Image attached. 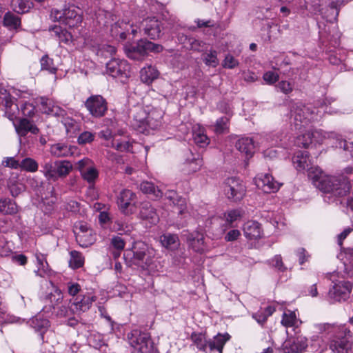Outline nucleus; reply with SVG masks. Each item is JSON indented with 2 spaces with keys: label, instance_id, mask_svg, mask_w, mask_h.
Listing matches in <instances>:
<instances>
[{
  "label": "nucleus",
  "instance_id": "38",
  "mask_svg": "<svg viewBox=\"0 0 353 353\" xmlns=\"http://www.w3.org/2000/svg\"><path fill=\"white\" fill-rule=\"evenodd\" d=\"M281 323L285 327L297 328L301 321L296 317V311L287 310L284 312Z\"/></svg>",
  "mask_w": 353,
  "mask_h": 353
},
{
  "label": "nucleus",
  "instance_id": "5",
  "mask_svg": "<svg viewBox=\"0 0 353 353\" xmlns=\"http://www.w3.org/2000/svg\"><path fill=\"white\" fill-rule=\"evenodd\" d=\"M317 327L321 332L334 334L329 343V347L334 353H345L348 346L352 344L348 341V339L352 337V332L344 325L319 324Z\"/></svg>",
  "mask_w": 353,
  "mask_h": 353
},
{
  "label": "nucleus",
  "instance_id": "20",
  "mask_svg": "<svg viewBox=\"0 0 353 353\" xmlns=\"http://www.w3.org/2000/svg\"><path fill=\"white\" fill-rule=\"evenodd\" d=\"M96 300L97 297L91 293L73 297L70 301V310L72 314L84 312L90 309Z\"/></svg>",
  "mask_w": 353,
  "mask_h": 353
},
{
  "label": "nucleus",
  "instance_id": "26",
  "mask_svg": "<svg viewBox=\"0 0 353 353\" xmlns=\"http://www.w3.org/2000/svg\"><path fill=\"white\" fill-rule=\"evenodd\" d=\"M30 326L37 332H39L41 340L44 341L43 334L50 327V322L48 319L43 316V314L39 313L29 321Z\"/></svg>",
  "mask_w": 353,
  "mask_h": 353
},
{
  "label": "nucleus",
  "instance_id": "23",
  "mask_svg": "<svg viewBox=\"0 0 353 353\" xmlns=\"http://www.w3.org/2000/svg\"><path fill=\"white\" fill-rule=\"evenodd\" d=\"M148 117V112L141 107L137 108L133 112L131 121L132 127L139 132L146 133Z\"/></svg>",
  "mask_w": 353,
  "mask_h": 353
},
{
  "label": "nucleus",
  "instance_id": "24",
  "mask_svg": "<svg viewBox=\"0 0 353 353\" xmlns=\"http://www.w3.org/2000/svg\"><path fill=\"white\" fill-rule=\"evenodd\" d=\"M139 216L140 219L145 220L151 224H156L159 219L156 210L148 201L141 203Z\"/></svg>",
  "mask_w": 353,
  "mask_h": 353
},
{
  "label": "nucleus",
  "instance_id": "4",
  "mask_svg": "<svg viewBox=\"0 0 353 353\" xmlns=\"http://www.w3.org/2000/svg\"><path fill=\"white\" fill-rule=\"evenodd\" d=\"M165 22L157 19L156 17H148L143 19L139 27H134L132 24L130 25L128 22L123 20L117 22L112 27V31L115 30L117 34H119L121 39H125L127 34L130 33L135 36L139 28L141 31L143 30L144 34L148 36L151 39H159L163 34L165 29Z\"/></svg>",
  "mask_w": 353,
  "mask_h": 353
},
{
  "label": "nucleus",
  "instance_id": "60",
  "mask_svg": "<svg viewBox=\"0 0 353 353\" xmlns=\"http://www.w3.org/2000/svg\"><path fill=\"white\" fill-rule=\"evenodd\" d=\"M20 112L24 117H31L34 114L35 107L30 103H23L21 105Z\"/></svg>",
  "mask_w": 353,
  "mask_h": 353
},
{
  "label": "nucleus",
  "instance_id": "61",
  "mask_svg": "<svg viewBox=\"0 0 353 353\" xmlns=\"http://www.w3.org/2000/svg\"><path fill=\"white\" fill-rule=\"evenodd\" d=\"M94 139V134L91 132L85 131L81 133L78 137V143L80 145H84L91 143Z\"/></svg>",
  "mask_w": 353,
  "mask_h": 353
},
{
  "label": "nucleus",
  "instance_id": "37",
  "mask_svg": "<svg viewBox=\"0 0 353 353\" xmlns=\"http://www.w3.org/2000/svg\"><path fill=\"white\" fill-rule=\"evenodd\" d=\"M5 115L9 120L14 121L19 117L20 110L18 105L14 103L12 99L4 98Z\"/></svg>",
  "mask_w": 353,
  "mask_h": 353
},
{
  "label": "nucleus",
  "instance_id": "8",
  "mask_svg": "<svg viewBox=\"0 0 353 353\" xmlns=\"http://www.w3.org/2000/svg\"><path fill=\"white\" fill-rule=\"evenodd\" d=\"M287 137L283 136L282 133H270L266 134L261 139L260 144L264 148L263 154L265 158L273 159L277 157L279 151L277 148H288L291 144L288 142Z\"/></svg>",
  "mask_w": 353,
  "mask_h": 353
},
{
  "label": "nucleus",
  "instance_id": "17",
  "mask_svg": "<svg viewBox=\"0 0 353 353\" xmlns=\"http://www.w3.org/2000/svg\"><path fill=\"white\" fill-rule=\"evenodd\" d=\"M77 169L80 172L82 178L89 183H94L99 176V172L94 162L84 158L77 163Z\"/></svg>",
  "mask_w": 353,
  "mask_h": 353
},
{
  "label": "nucleus",
  "instance_id": "11",
  "mask_svg": "<svg viewBox=\"0 0 353 353\" xmlns=\"http://www.w3.org/2000/svg\"><path fill=\"white\" fill-rule=\"evenodd\" d=\"M129 343L139 353H152L153 343L148 333L140 330H132L128 336Z\"/></svg>",
  "mask_w": 353,
  "mask_h": 353
},
{
  "label": "nucleus",
  "instance_id": "25",
  "mask_svg": "<svg viewBox=\"0 0 353 353\" xmlns=\"http://www.w3.org/2000/svg\"><path fill=\"white\" fill-rule=\"evenodd\" d=\"M245 238L250 240H255L261 238L263 235L261 225L256 221H248L243 227Z\"/></svg>",
  "mask_w": 353,
  "mask_h": 353
},
{
  "label": "nucleus",
  "instance_id": "32",
  "mask_svg": "<svg viewBox=\"0 0 353 353\" xmlns=\"http://www.w3.org/2000/svg\"><path fill=\"white\" fill-rule=\"evenodd\" d=\"M236 149L247 157H252L254 152V143L252 138L242 137L239 139L235 145Z\"/></svg>",
  "mask_w": 353,
  "mask_h": 353
},
{
  "label": "nucleus",
  "instance_id": "35",
  "mask_svg": "<svg viewBox=\"0 0 353 353\" xmlns=\"http://www.w3.org/2000/svg\"><path fill=\"white\" fill-rule=\"evenodd\" d=\"M162 117L163 114L160 110H152L149 112L146 123V132H148L149 130H155L158 128L161 124Z\"/></svg>",
  "mask_w": 353,
  "mask_h": 353
},
{
  "label": "nucleus",
  "instance_id": "58",
  "mask_svg": "<svg viewBox=\"0 0 353 353\" xmlns=\"http://www.w3.org/2000/svg\"><path fill=\"white\" fill-rule=\"evenodd\" d=\"M41 69L48 71L51 74H55L57 68L53 63L52 59L48 56H43L41 59Z\"/></svg>",
  "mask_w": 353,
  "mask_h": 353
},
{
  "label": "nucleus",
  "instance_id": "53",
  "mask_svg": "<svg viewBox=\"0 0 353 353\" xmlns=\"http://www.w3.org/2000/svg\"><path fill=\"white\" fill-rule=\"evenodd\" d=\"M3 24L10 29H16L20 26V19L17 15L8 12L4 16Z\"/></svg>",
  "mask_w": 353,
  "mask_h": 353
},
{
  "label": "nucleus",
  "instance_id": "43",
  "mask_svg": "<svg viewBox=\"0 0 353 353\" xmlns=\"http://www.w3.org/2000/svg\"><path fill=\"white\" fill-rule=\"evenodd\" d=\"M311 134L312 142L319 143H322L326 139L335 140L336 138H338L337 134L332 132H325L320 129L314 130L311 129Z\"/></svg>",
  "mask_w": 353,
  "mask_h": 353
},
{
  "label": "nucleus",
  "instance_id": "42",
  "mask_svg": "<svg viewBox=\"0 0 353 353\" xmlns=\"http://www.w3.org/2000/svg\"><path fill=\"white\" fill-rule=\"evenodd\" d=\"M51 36L54 37L61 43H69L72 41V35L61 26H54L50 28Z\"/></svg>",
  "mask_w": 353,
  "mask_h": 353
},
{
  "label": "nucleus",
  "instance_id": "10",
  "mask_svg": "<svg viewBox=\"0 0 353 353\" xmlns=\"http://www.w3.org/2000/svg\"><path fill=\"white\" fill-rule=\"evenodd\" d=\"M50 18L69 28L77 27L82 22L80 9L74 5H70L62 10L52 9Z\"/></svg>",
  "mask_w": 353,
  "mask_h": 353
},
{
  "label": "nucleus",
  "instance_id": "29",
  "mask_svg": "<svg viewBox=\"0 0 353 353\" xmlns=\"http://www.w3.org/2000/svg\"><path fill=\"white\" fill-rule=\"evenodd\" d=\"M62 295L60 292L56 290L55 294H51L50 295V302L52 303V307L54 309V312L56 313L57 316H68L72 312L70 310V307L69 309L63 305H61V302L59 301H62Z\"/></svg>",
  "mask_w": 353,
  "mask_h": 353
},
{
  "label": "nucleus",
  "instance_id": "64",
  "mask_svg": "<svg viewBox=\"0 0 353 353\" xmlns=\"http://www.w3.org/2000/svg\"><path fill=\"white\" fill-rule=\"evenodd\" d=\"M279 76L278 73L273 71H268L263 76V80L270 85H272L279 80Z\"/></svg>",
  "mask_w": 353,
  "mask_h": 353
},
{
  "label": "nucleus",
  "instance_id": "44",
  "mask_svg": "<svg viewBox=\"0 0 353 353\" xmlns=\"http://www.w3.org/2000/svg\"><path fill=\"white\" fill-rule=\"evenodd\" d=\"M140 190L145 194H151L156 199H160L163 196V192L156 188L154 185L148 181H143L140 184Z\"/></svg>",
  "mask_w": 353,
  "mask_h": 353
},
{
  "label": "nucleus",
  "instance_id": "18",
  "mask_svg": "<svg viewBox=\"0 0 353 353\" xmlns=\"http://www.w3.org/2000/svg\"><path fill=\"white\" fill-rule=\"evenodd\" d=\"M90 114L94 117H103L108 110L107 102L101 95H92L85 102Z\"/></svg>",
  "mask_w": 353,
  "mask_h": 353
},
{
  "label": "nucleus",
  "instance_id": "63",
  "mask_svg": "<svg viewBox=\"0 0 353 353\" xmlns=\"http://www.w3.org/2000/svg\"><path fill=\"white\" fill-rule=\"evenodd\" d=\"M112 230L120 234L127 233L130 230V227L121 221H117L114 223Z\"/></svg>",
  "mask_w": 353,
  "mask_h": 353
},
{
  "label": "nucleus",
  "instance_id": "1",
  "mask_svg": "<svg viewBox=\"0 0 353 353\" xmlns=\"http://www.w3.org/2000/svg\"><path fill=\"white\" fill-rule=\"evenodd\" d=\"M310 176L315 179L314 186L324 193L341 198L340 203L353 211V191L350 192V181L353 179V168L347 167L339 176L325 178L323 181H316V176L310 172Z\"/></svg>",
  "mask_w": 353,
  "mask_h": 353
},
{
  "label": "nucleus",
  "instance_id": "46",
  "mask_svg": "<svg viewBox=\"0 0 353 353\" xmlns=\"http://www.w3.org/2000/svg\"><path fill=\"white\" fill-rule=\"evenodd\" d=\"M18 211L17 205L10 199L0 200V212L6 214H13Z\"/></svg>",
  "mask_w": 353,
  "mask_h": 353
},
{
  "label": "nucleus",
  "instance_id": "33",
  "mask_svg": "<svg viewBox=\"0 0 353 353\" xmlns=\"http://www.w3.org/2000/svg\"><path fill=\"white\" fill-rule=\"evenodd\" d=\"M243 216V211L241 209H232L225 211L220 218L225 221V226L232 228L234 223L239 220Z\"/></svg>",
  "mask_w": 353,
  "mask_h": 353
},
{
  "label": "nucleus",
  "instance_id": "19",
  "mask_svg": "<svg viewBox=\"0 0 353 353\" xmlns=\"http://www.w3.org/2000/svg\"><path fill=\"white\" fill-rule=\"evenodd\" d=\"M256 187L265 193L275 192L279 190L281 183L268 173H261L254 178Z\"/></svg>",
  "mask_w": 353,
  "mask_h": 353
},
{
  "label": "nucleus",
  "instance_id": "36",
  "mask_svg": "<svg viewBox=\"0 0 353 353\" xmlns=\"http://www.w3.org/2000/svg\"><path fill=\"white\" fill-rule=\"evenodd\" d=\"M17 134L21 136H26L28 132L32 134H37L39 129L34 125L29 120L26 119H21L18 125L14 124Z\"/></svg>",
  "mask_w": 353,
  "mask_h": 353
},
{
  "label": "nucleus",
  "instance_id": "7",
  "mask_svg": "<svg viewBox=\"0 0 353 353\" xmlns=\"http://www.w3.org/2000/svg\"><path fill=\"white\" fill-rule=\"evenodd\" d=\"M190 339L194 345L203 352H207L217 350L222 353L223 348L225 343L230 339L229 334H218L213 338V340L208 341L205 334L202 333L193 332Z\"/></svg>",
  "mask_w": 353,
  "mask_h": 353
},
{
  "label": "nucleus",
  "instance_id": "31",
  "mask_svg": "<svg viewBox=\"0 0 353 353\" xmlns=\"http://www.w3.org/2000/svg\"><path fill=\"white\" fill-rule=\"evenodd\" d=\"M203 165V159L199 154H194L190 153V157H188L184 163V171L188 174L199 171Z\"/></svg>",
  "mask_w": 353,
  "mask_h": 353
},
{
  "label": "nucleus",
  "instance_id": "57",
  "mask_svg": "<svg viewBox=\"0 0 353 353\" xmlns=\"http://www.w3.org/2000/svg\"><path fill=\"white\" fill-rule=\"evenodd\" d=\"M30 93L26 90H21L15 88H12L9 90V93L6 98L12 99H28L29 98Z\"/></svg>",
  "mask_w": 353,
  "mask_h": 353
},
{
  "label": "nucleus",
  "instance_id": "15",
  "mask_svg": "<svg viewBox=\"0 0 353 353\" xmlns=\"http://www.w3.org/2000/svg\"><path fill=\"white\" fill-rule=\"evenodd\" d=\"M136 194L130 190L124 189L117 196V205L125 215H131L136 212Z\"/></svg>",
  "mask_w": 353,
  "mask_h": 353
},
{
  "label": "nucleus",
  "instance_id": "22",
  "mask_svg": "<svg viewBox=\"0 0 353 353\" xmlns=\"http://www.w3.org/2000/svg\"><path fill=\"white\" fill-rule=\"evenodd\" d=\"M165 199L169 200L174 206L178 208L179 214L186 218L188 216L192 215V212L187 206L186 200L181 196H179L176 192L174 190H168L165 193Z\"/></svg>",
  "mask_w": 353,
  "mask_h": 353
},
{
  "label": "nucleus",
  "instance_id": "41",
  "mask_svg": "<svg viewBox=\"0 0 353 353\" xmlns=\"http://www.w3.org/2000/svg\"><path fill=\"white\" fill-rule=\"evenodd\" d=\"M111 146L120 152H128L132 144L128 137H119L114 135L111 142Z\"/></svg>",
  "mask_w": 353,
  "mask_h": 353
},
{
  "label": "nucleus",
  "instance_id": "50",
  "mask_svg": "<svg viewBox=\"0 0 353 353\" xmlns=\"http://www.w3.org/2000/svg\"><path fill=\"white\" fill-rule=\"evenodd\" d=\"M336 142L334 143L336 148H343L345 154L348 157H353V143L347 142L342 139L341 136L338 134V138L335 139Z\"/></svg>",
  "mask_w": 353,
  "mask_h": 353
},
{
  "label": "nucleus",
  "instance_id": "59",
  "mask_svg": "<svg viewBox=\"0 0 353 353\" xmlns=\"http://www.w3.org/2000/svg\"><path fill=\"white\" fill-rule=\"evenodd\" d=\"M239 64V61L236 59H235L232 54H228L225 55L223 61L222 66L224 68L233 69L238 66Z\"/></svg>",
  "mask_w": 353,
  "mask_h": 353
},
{
  "label": "nucleus",
  "instance_id": "30",
  "mask_svg": "<svg viewBox=\"0 0 353 353\" xmlns=\"http://www.w3.org/2000/svg\"><path fill=\"white\" fill-rule=\"evenodd\" d=\"M192 134L194 143L199 148H205L210 143L205 128L199 124L193 125Z\"/></svg>",
  "mask_w": 353,
  "mask_h": 353
},
{
  "label": "nucleus",
  "instance_id": "54",
  "mask_svg": "<svg viewBox=\"0 0 353 353\" xmlns=\"http://www.w3.org/2000/svg\"><path fill=\"white\" fill-rule=\"evenodd\" d=\"M111 245L116 250L113 252L114 257L116 259L120 256L121 252L123 250L125 241L121 236H114L111 240Z\"/></svg>",
  "mask_w": 353,
  "mask_h": 353
},
{
  "label": "nucleus",
  "instance_id": "55",
  "mask_svg": "<svg viewBox=\"0 0 353 353\" xmlns=\"http://www.w3.org/2000/svg\"><path fill=\"white\" fill-rule=\"evenodd\" d=\"M70 259L69 263L70 267L74 269L79 268L83 266L84 263V259L82 254L75 250L70 252Z\"/></svg>",
  "mask_w": 353,
  "mask_h": 353
},
{
  "label": "nucleus",
  "instance_id": "2",
  "mask_svg": "<svg viewBox=\"0 0 353 353\" xmlns=\"http://www.w3.org/2000/svg\"><path fill=\"white\" fill-rule=\"evenodd\" d=\"M292 117L294 119V125L300 133L294 140V144L306 148L312 143L311 129L309 124L319 120L322 112L311 105L296 104L292 110Z\"/></svg>",
  "mask_w": 353,
  "mask_h": 353
},
{
  "label": "nucleus",
  "instance_id": "14",
  "mask_svg": "<svg viewBox=\"0 0 353 353\" xmlns=\"http://www.w3.org/2000/svg\"><path fill=\"white\" fill-rule=\"evenodd\" d=\"M245 192V185L239 179L230 177L225 180L224 193L229 200L233 202H238L244 197Z\"/></svg>",
  "mask_w": 353,
  "mask_h": 353
},
{
  "label": "nucleus",
  "instance_id": "40",
  "mask_svg": "<svg viewBox=\"0 0 353 353\" xmlns=\"http://www.w3.org/2000/svg\"><path fill=\"white\" fill-rule=\"evenodd\" d=\"M50 154L56 157H68L72 154L70 145L63 143H58L51 145Z\"/></svg>",
  "mask_w": 353,
  "mask_h": 353
},
{
  "label": "nucleus",
  "instance_id": "62",
  "mask_svg": "<svg viewBox=\"0 0 353 353\" xmlns=\"http://www.w3.org/2000/svg\"><path fill=\"white\" fill-rule=\"evenodd\" d=\"M20 162L14 157H6L3 159L2 164L12 169H19L20 168Z\"/></svg>",
  "mask_w": 353,
  "mask_h": 353
},
{
  "label": "nucleus",
  "instance_id": "47",
  "mask_svg": "<svg viewBox=\"0 0 353 353\" xmlns=\"http://www.w3.org/2000/svg\"><path fill=\"white\" fill-rule=\"evenodd\" d=\"M307 347V339L303 336H298L293 339L290 344V351L292 352H301Z\"/></svg>",
  "mask_w": 353,
  "mask_h": 353
},
{
  "label": "nucleus",
  "instance_id": "28",
  "mask_svg": "<svg viewBox=\"0 0 353 353\" xmlns=\"http://www.w3.org/2000/svg\"><path fill=\"white\" fill-rule=\"evenodd\" d=\"M35 257L37 259V270L35 273L41 277H50L52 275L53 271L50 268L46 261V255L39 252H36Z\"/></svg>",
  "mask_w": 353,
  "mask_h": 353
},
{
  "label": "nucleus",
  "instance_id": "51",
  "mask_svg": "<svg viewBox=\"0 0 353 353\" xmlns=\"http://www.w3.org/2000/svg\"><path fill=\"white\" fill-rule=\"evenodd\" d=\"M217 54L216 50L210 49L203 54V61L206 65L215 68L219 63Z\"/></svg>",
  "mask_w": 353,
  "mask_h": 353
},
{
  "label": "nucleus",
  "instance_id": "45",
  "mask_svg": "<svg viewBox=\"0 0 353 353\" xmlns=\"http://www.w3.org/2000/svg\"><path fill=\"white\" fill-rule=\"evenodd\" d=\"M57 179L65 177L72 170L73 166L70 161L67 160L56 161Z\"/></svg>",
  "mask_w": 353,
  "mask_h": 353
},
{
  "label": "nucleus",
  "instance_id": "48",
  "mask_svg": "<svg viewBox=\"0 0 353 353\" xmlns=\"http://www.w3.org/2000/svg\"><path fill=\"white\" fill-rule=\"evenodd\" d=\"M12 7L17 13H26L32 7L31 0H12Z\"/></svg>",
  "mask_w": 353,
  "mask_h": 353
},
{
  "label": "nucleus",
  "instance_id": "13",
  "mask_svg": "<svg viewBox=\"0 0 353 353\" xmlns=\"http://www.w3.org/2000/svg\"><path fill=\"white\" fill-rule=\"evenodd\" d=\"M163 50L161 45L145 39H141L136 45L125 46L126 55L132 59H140L148 52H160Z\"/></svg>",
  "mask_w": 353,
  "mask_h": 353
},
{
  "label": "nucleus",
  "instance_id": "3",
  "mask_svg": "<svg viewBox=\"0 0 353 353\" xmlns=\"http://www.w3.org/2000/svg\"><path fill=\"white\" fill-rule=\"evenodd\" d=\"M124 258L129 265H135L148 274L160 271V264L154 259L152 250L143 242H135L130 250H125Z\"/></svg>",
  "mask_w": 353,
  "mask_h": 353
},
{
  "label": "nucleus",
  "instance_id": "49",
  "mask_svg": "<svg viewBox=\"0 0 353 353\" xmlns=\"http://www.w3.org/2000/svg\"><path fill=\"white\" fill-rule=\"evenodd\" d=\"M42 172L43 175L49 180L57 181V173H56L57 165L56 161L52 162L48 161L46 162L43 166Z\"/></svg>",
  "mask_w": 353,
  "mask_h": 353
},
{
  "label": "nucleus",
  "instance_id": "16",
  "mask_svg": "<svg viewBox=\"0 0 353 353\" xmlns=\"http://www.w3.org/2000/svg\"><path fill=\"white\" fill-rule=\"evenodd\" d=\"M74 232L76 240L80 246L87 248L96 241V235L88 225L83 222L75 224Z\"/></svg>",
  "mask_w": 353,
  "mask_h": 353
},
{
  "label": "nucleus",
  "instance_id": "12",
  "mask_svg": "<svg viewBox=\"0 0 353 353\" xmlns=\"http://www.w3.org/2000/svg\"><path fill=\"white\" fill-rule=\"evenodd\" d=\"M106 73L124 83L130 77V66L126 60L112 59L106 63Z\"/></svg>",
  "mask_w": 353,
  "mask_h": 353
},
{
  "label": "nucleus",
  "instance_id": "39",
  "mask_svg": "<svg viewBox=\"0 0 353 353\" xmlns=\"http://www.w3.org/2000/svg\"><path fill=\"white\" fill-rule=\"evenodd\" d=\"M140 75L143 83L150 84L158 78L159 72L155 67L148 65L141 70Z\"/></svg>",
  "mask_w": 353,
  "mask_h": 353
},
{
  "label": "nucleus",
  "instance_id": "6",
  "mask_svg": "<svg viewBox=\"0 0 353 353\" xmlns=\"http://www.w3.org/2000/svg\"><path fill=\"white\" fill-rule=\"evenodd\" d=\"M38 102L41 104L44 113L61 118V121L64 125L68 133L74 134L80 130L79 123L67 116L65 110L56 104L52 99L41 97L39 99Z\"/></svg>",
  "mask_w": 353,
  "mask_h": 353
},
{
  "label": "nucleus",
  "instance_id": "9",
  "mask_svg": "<svg viewBox=\"0 0 353 353\" xmlns=\"http://www.w3.org/2000/svg\"><path fill=\"white\" fill-rule=\"evenodd\" d=\"M292 163L294 167L298 172L307 171L308 178L312 181L314 185V180L311 176L310 172H312L314 176H316V181H323L325 178H331V176L325 175L322 170L317 166L312 165L311 159L309 153L306 151H299L292 157Z\"/></svg>",
  "mask_w": 353,
  "mask_h": 353
},
{
  "label": "nucleus",
  "instance_id": "56",
  "mask_svg": "<svg viewBox=\"0 0 353 353\" xmlns=\"http://www.w3.org/2000/svg\"><path fill=\"white\" fill-rule=\"evenodd\" d=\"M230 118L228 117H223L216 121L214 131L216 134H223L228 132Z\"/></svg>",
  "mask_w": 353,
  "mask_h": 353
},
{
  "label": "nucleus",
  "instance_id": "34",
  "mask_svg": "<svg viewBox=\"0 0 353 353\" xmlns=\"http://www.w3.org/2000/svg\"><path fill=\"white\" fill-rule=\"evenodd\" d=\"M160 242L161 245L170 250H177L180 245V241L176 234L165 233L160 236Z\"/></svg>",
  "mask_w": 353,
  "mask_h": 353
},
{
  "label": "nucleus",
  "instance_id": "21",
  "mask_svg": "<svg viewBox=\"0 0 353 353\" xmlns=\"http://www.w3.org/2000/svg\"><path fill=\"white\" fill-rule=\"evenodd\" d=\"M352 288L351 283L348 281H340L336 282L329 291V297L336 301H345L349 297Z\"/></svg>",
  "mask_w": 353,
  "mask_h": 353
},
{
  "label": "nucleus",
  "instance_id": "52",
  "mask_svg": "<svg viewBox=\"0 0 353 353\" xmlns=\"http://www.w3.org/2000/svg\"><path fill=\"white\" fill-rule=\"evenodd\" d=\"M39 165L37 162L30 158L26 157L20 162V169L29 172H35L38 170Z\"/></svg>",
  "mask_w": 353,
  "mask_h": 353
},
{
  "label": "nucleus",
  "instance_id": "27",
  "mask_svg": "<svg viewBox=\"0 0 353 353\" xmlns=\"http://www.w3.org/2000/svg\"><path fill=\"white\" fill-rule=\"evenodd\" d=\"M187 241L190 247L195 252L202 253L205 251L206 246L204 242L203 234L194 231L189 233L187 236Z\"/></svg>",
  "mask_w": 353,
  "mask_h": 353
}]
</instances>
